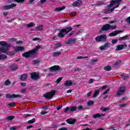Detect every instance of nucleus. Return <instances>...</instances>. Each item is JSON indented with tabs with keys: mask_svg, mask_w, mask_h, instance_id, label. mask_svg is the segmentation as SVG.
Wrapping results in <instances>:
<instances>
[{
	"mask_svg": "<svg viewBox=\"0 0 130 130\" xmlns=\"http://www.w3.org/2000/svg\"><path fill=\"white\" fill-rule=\"evenodd\" d=\"M61 54V52H54L52 53L53 56L55 57V56H59Z\"/></svg>",
	"mask_w": 130,
	"mask_h": 130,
	"instance_id": "obj_27",
	"label": "nucleus"
},
{
	"mask_svg": "<svg viewBox=\"0 0 130 130\" xmlns=\"http://www.w3.org/2000/svg\"><path fill=\"white\" fill-rule=\"evenodd\" d=\"M93 104H94V102L92 101H88L87 103L88 106H91V105H93Z\"/></svg>",
	"mask_w": 130,
	"mask_h": 130,
	"instance_id": "obj_29",
	"label": "nucleus"
},
{
	"mask_svg": "<svg viewBox=\"0 0 130 130\" xmlns=\"http://www.w3.org/2000/svg\"><path fill=\"white\" fill-rule=\"evenodd\" d=\"M104 70L107 72H109L111 70V67L110 66H106L104 68Z\"/></svg>",
	"mask_w": 130,
	"mask_h": 130,
	"instance_id": "obj_32",
	"label": "nucleus"
},
{
	"mask_svg": "<svg viewBox=\"0 0 130 130\" xmlns=\"http://www.w3.org/2000/svg\"><path fill=\"white\" fill-rule=\"evenodd\" d=\"M127 38V36H124L123 37H120L119 38V40L120 41H122V40H125Z\"/></svg>",
	"mask_w": 130,
	"mask_h": 130,
	"instance_id": "obj_37",
	"label": "nucleus"
},
{
	"mask_svg": "<svg viewBox=\"0 0 130 130\" xmlns=\"http://www.w3.org/2000/svg\"><path fill=\"white\" fill-rule=\"evenodd\" d=\"M8 14H9V12H4L3 13V15H4V16H8Z\"/></svg>",
	"mask_w": 130,
	"mask_h": 130,
	"instance_id": "obj_62",
	"label": "nucleus"
},
{
	"mask_svg": "<svg viewBox=\"0 0 130 130\" xmlns=\"http://www.w3.org/2000/svg\"><path fill=\"white\" fill-rule=\"evenodd\" d=\"M64 85L66 87H70L73 85V82L71 80H67L65 81Z\"/></svg>",
	"mask_w": 130,
	"mask_h": 130,
	"instance_id": "obj_18",
	"label": "nucleus"
},
{
	"mask_svg": "<svg viewBox=\"0 0 130 130\" xmlns=\"http://www.w3.org/2000/svg\"><path fill=\"white\" fill-rule=\"evenodd\" d=\"M110 90V89H108L107 90L105 91L103 93V95H106V94L108 93V92H109V91Z\"/></svg>",
	"mask_w": 130,
	"mask_h": 130,
	"instance_id": "obj_45",
	"label": "nucleus"
},
{
	"mask_svg": "<svg viewBox=\"0 0 130 130\" xmlns=\"http://www.w3.org/2000/svg\"><path fill=\"white\" fill-rule=\"evenodd\" d=\"M109 47V43H105L104 46H102L100 47V50H104L105 48H108Z\"/></svg>",
	"mask_w": 130,
	"mask_h": 130,
	"instance_id": "obj_19",
	"label": "nucleus"
},
{
	"mask_svg": "<svg viewBox=\"0 0 130 130\" xmlns=\"http://www.w3.org/2000/svg\"><path fill=\"white\" fill-rule=\"evenodd\" d=\"M27 78H28V75L27 74H23L20 76L21 81H25Z\"/></svg>",
	"mask_w": 130,
	"mask_h": 130,
	"instance_id": "obj_21",
	"label": "nucleus"
},
{
	"mask_svg": "<svg viewBox=\"0 0 130 130\" xmlns=\"http://www.w3.org/2000/svg\"><path fill=\"white\" fill-rule=\"evenodd\" d=\"M34 122H35V118H33L32 119L28 120L27 121V123H29V124L34 123Z\"/></svg>",
	"mask_w": 130,
	"mask_h": 130,
	"instance_id": "obj_36",
	"label": "nucleus"
},
{
	"mask_svg": "<svg viewBox=\"0 0 130 130\" xmlns=\"http://www.w3.org/2000/svg\"><path fill=\"white\" fill-rule=\"evenodd\" d=\"M119 106L121 108H123V107H125V106H126V104L119 105Z\"/></svg>",
	"mask_w": 130,
	"mask_h": 130,
	"instance_id": "obj_47",
	"label": "nucleus"
},
{
	"mask_svg": "<svg viewBox=\"0 0 130 130\" xmlns=\"http://www.w3.org/2000/svg\"><path fill=\"white\" fill-rule=\"evenodd\" d=\"M11 84V82H10L9 81V80H7L5 81V85H6V86H9V85Z\"/></svg>",
	"mask_w": 130,
	"mask_h": 130,
	"instance_id": "obj_43",
	"label": "nucleus"
},
{
	"mask_svg": "<svg viewBox=\"0 0 130 130\" xmlns=\"http://www.w3.org/2000/svg\"><path fill=\"white\" fill-rule=\"evenodd\" d=\"M55 95V90H52L50 92H47L43 95V97L46 99H52V97Z\"/></svg>",
	"mask_w": 130,
	"mask_h": 130,
	"instance_id": "obj_6",
	"label": "nucleus"
},
{
	"mask_svg": "<svg viewBox=\"0 0 130 130\" xmlns=\"http://www.w3.org/2000/svg\"><path fill=\"white\" fill-rule=\"evenodd\" d=\"M16 128H17L16 127L12 126V127H10V130H16Z\"/></svg>",
	"mask_w": 130,
	"mask_h": 130,
	"instance_id": "obj_63",
	"label": "nucleus"
},
{
	"mask_svg": "<svg viewBox=\"0 0 130 130\" xmlns=\"http://www.w3.org/2000/svg\"><path fill=\"white\" fill-rule=\"evenodd\" d=\"M117 40L116 39H114L112 40V44H115V43H117Z\"/></svg>",
	"mask_w": 130,
	"mask_h": 130,
	"instance_id": "obj_48",
	"label": "nucleus"
},
{
	"mask_svg": "<svg viewBox=\"0 0 130 130\" xmlns=\"http://www.w3.org/2000/svg\"><path fill=\"white\" fill-rule=\"evenodd\" d=\"M122 32H123L122 30H115L114 31L109 34V36H110L111 37L116 36V35H118V34L122 33Z\"/></svg>",
	"mask_w": 130,
	"mask_h": 130,
	"instance_id": "obj_14",
	"label": "nucleus"
},
{
	"mask_svg": "<svg viewBox=\"0 0 130 130\" xmlns=\"http://www.w3.org/2000/svg\"><path fill=\"white\" fill-rule=\"evenodd\" d=\"M66 9V7L63 6L62 7L60 8H57L55 9V12H60V11H62L63 10H64Z\"/></svg>",
	"mask_w": 130,
	"mask_h": 130,
	"instance_id": "obj_24",
	"label": "nucleus"
},
{
	"mask_svg": "<svg viewBox=\"0 0 130 130\" xmlns=\"http://www.w3.org/2000/svg\"><path fill=\"white\" fill-rule=\"evenodd\" d=\"M126 21L127 23H128V24H130V16L126 19Z\"/></svg>",
	"mask_w": 130,
	"mask_h": 130,
	"instance_id": "obj_55",
	"label": "nucleus"
},
{
	"mask_svg": "<svg viewBox=\"0 0 130 130\" xmlns=\"http://www.w3.org/2000/svg\"><path fill=\"white\" fill-rule=\"evenodd\" d=\"M127 47V45L126 44H120L119 45H117V47L116 50L118 51V50H122V49L126 48Z\"/></svg>",
	"mask_w": 130,
	"mask_h": 130,
	"instance_id": "obj_13",
	"label": "nucleus"
},
{
	"mask_svg": "<svg viewBox=\"0 0 130 130\" xmlns=\"http://www.w3.org/2000/svg\"><path fill=\"white\" fill-rule=\"evenodd\" d=\"M75 34V31L73 30L70 34H67V37L70 38L71 37V36H72V35H73V34Z\"/></svg>",
	"mask_w": 130,
	"mask_h": 130,
	"instance_id": "obj_39",
	"label": "nucleus"
},
{
	"mask_svg": "<svg viewBox=\"0 0 130 130\" xmlns=\"http://www.w3.org/2000/svg\"><path fill=\"white\" fill-rule=\"evenodd\" d=\"M67 123H69V124H74L75 122H76V119H68L66 120Z\"/></svg>",
	"mask_w": 130,
	"mask_h": 130,
	"instance_id": "obj_20",
	"label": "nucleus"
},
{
	"mask_svg": "<svg viewBox=\"0 0 130 130\" xmlns=\"http://www.w3.org/2000/svg\"><path fill=\"white\" fill-rule=\"evenodd\" d=\"M61 108H62V106H59L57 108V110H60V109H61Z\"/></svg>",
	"mask_w": 130,
	"mask_h": 130,
	"instance_id": "obj_59",
	"label": "nucleus"
},
{
	"mask_svg": "<svg viewBox=\"0 0 130 130\" xmlns=\"http://www.w3.org/2000/svg\"><path fill=\"white\" fill-rule=\"evenodd\" d=\"M117 27L116 25L113 26L110 24H106L101 28V31H108L110 29L114 30Z\"/></svg>",
	"mask_w": 130,
	"mask_h": 130,
	"instance_id": "obj_5",
	"label": "nucleus"
},
{
	"mask_svg": "<svg viewBox=\"0 0 130 130\" xmlns=\"http://www.w3.org/2000/svg\"><path fill=\"white\" fill-rule=\"evenodd\" d=\"M6 98H8V99H16L17 98H21L22 97V95L20 94H6Z\"/></svg>",
	"mask_w": 130,
	"mask_h": 130,
	"instance_id": "obj_8",
	"label": "nucleus"
},
{
	"mask_svg": "<svg viewBox=\"0 0 130 130\" xmlns=\"http://www.w3.org/2000/svg\"><path fill=\"white\" fill-rule=\"evenodd\" d=\"M97 61H98V60H92L91 61V63L92 64L94 63V62H97Z\"/></svg>",
	"mask_w": 130,
	"mask_h": 130,
	"instance_id": "obj_60",
	"label": "nucleus"
},
{
	"mask_svg": "<svg viewBox=\"0 0 130 130\" xmlns=\"http://www.w3.org/2000/svg\"><path fill=\"white\" fill-rule=\"evenodd\" d=\"M77 41V39L75 38H70L66 42V44L70 45L71 44H75V43Z\"/></svg>",
	"mask_w": 130,
	"mask_h": 130,
	"instance_id": "obj_12",
	"label": "nucleus"
},
{
	"mask_svg": "<svg viewBox=\"0 0 130 130\" xmlns=\"http://www.w3.org/2000/svg\"><path fill=\"white\" fill-rule=\"evenodd\" d=\"M0 45L3 46V47L0 48V54L1 53H6V54H10V52H9V48L10 47V45H8L7 42L1 41ZM7 58V55L5 54L0 55V60L3 59H6Z\"/></svg>",
	"mask_w": 130,
	"mask_h": 130,
	"instance_id": "obj_2",
	"label": "nucleus"
},
{
	"mask_svg": "<svg viewBox=\"0 0 130 130\" xmlns=\"http://www.w3.org/2000/svg\"><path fill=\"white\" fill-rule=\"evenodd\" d=\"M70 108L68 107L66 108L64 110V112H68V111H70Z\"/></svg>",
	"mask_w": 130,
	"mask_h": 130,
	"instance_id": "obj_46",
	"label": "nucleus"
},
{
	"mask_svg": "<svg viewBox=\"0 0 130 130\" xmlns=\"http://www.w3.org/2000/svg\"><path fill=\"white\" fill-rule=\"evenodd\" d=\"M15 7H17L16 4H12L11 5L4 6L2 8L3 10H10V9H13V8H15Z\"/></svg>",
	"mask_w": 130,
	"mask_h": 130,
	"instance_id": "obj_11",
	"label": "nucleus"
},
{
	"mask_svg": "<svg viewBox=\"0 0 130 130\" xmlns=\"http://www.w3.org/2000/svg\"><path fill=\"white\" fill-rule=\"evenodd\" d=\"M61 46V44L59 43H57L55 44L54 48H58Z\"/></svg>",
	"mask_w": 130,
	"mask_h": 130,
	"instance_id": "obj_35",
	"label": "nucleus"
},
{
	"mask_svg": "<svg viewBox=\"0 0 130 130\" xmlns=\"http://www.w3.org/2000/svg\"><path fill=\"white\" fill-rule=\"evenodd\" d=\"M124 92H125V87L124 86H121L117 92V96H121V95H123Z\"/></svg>",
	"mask_w": 130,
	"mask_h": 130,
	"instance_id": "obj_9",
	"label": "nucleus"
},
{
	"mask_svg": "<svg viewBox=\"0 0 130 130\" xmlns=\"http://www.w3.org/2000/svg\"><path fill=\"white\" fill-rule=\"evenodd\" d=\"M32 127H33V125L27 126L26 127V129H29V128H32Z\"/></svg>",
	"mask_w": 130,
	"mask_h": 130,
	"instance_id": "obj_61",
	"label": "nucleus"
},
{
	"mask_svg": "<svg viewBox=\"0 0 130 130\" xmlns=\"http://www.w3.org/2000/svg\"><path fill=\"white\" fill-rule=\"evenodd\" d=\"M14 118H15L14 116H9L8 117H7L6 119L7 120H12L14 119Z\"/></svg>",
	"mask_w": 130,
	"mask_h": 130,
	"instance_id": "obj_31",
	"label": "nucleus"
},
{
	"mask_svg": "<svg viewBox=\"0 0 130 130\" xmlns=\"http://www.w3.org/2000/svg\"><path fill=\"white\" fill-rule=\"evenodd\" d=\"M104 115H105V114H100V113H96L95 114H94L92 116V117L93 118H97V117H100V118H102L103 117H104Z\"/></svg>",
	"mask_w": 130,
	"mask_h": 130,
	"instance_id": "obj_17",
	"label": "nucleus"
},
{
	"mask_svg": "<svg viewBox=\"0 0 130 130\" xmlns=\"http://www.w3.org/2000/svg\"><path fill=\"white\" fill-rule=\"evenodd\" d=\"M106 39H107V36H106L105 34L98 36L95 38L96 41H98V42H100L101 41H106Z\"/></svg>",
	"mask_w": 130,
	"mask_h": 130,
	"instance_id": "obj_7",
	"label": "nucleus"
},
{
	"mask_svg": "<svg viewBox=\"0 0 130 130\" xmlns=\"http://www.w3.org/2000/svg\"><path fill=\"white\" fill-rule=\"evenodd\" d=\"M11 69L12 70V71L18 70V65L13 64L11 66Z\"/></svg>",
	"mask_w": 130,
	"mask_h": 130,
	"instance_id": "obj_25",
	"label": "nucleus"
},
{
	"mask_svg": "<svg viewBox=\"0 0 130 130\" xmlns=\"http://www.w3.org/2000/svg\"><path fill=\"white\" fill-rule=\"evenodd\" d=\"M26 90L27 89L26 88H23L22 89H21L20 92L21 93H26Z\"/></svg>",
	"mask_w": 130,
	"mask_h": 130,
	"instance_id": "obj_50",
	"label": "nucleus"
},
{
	"mask_svg": "<svg viewBox=\"0 0 130 130\" xmlns=\"http://www.w3.org/2000/svg\"><path fill=\"white\" fill-rule=\"evenodd\" d=\"M27 28H31V27H33L34 26V23L30 22L29 24H26Z\"/></svg>",
	"mask_w": 130,
	"mask_h": 130,
	"instance_id": "obj_34",
	"label": "nucleus"
},
{
	"mask_svg": "<svg viewBox=\"0 0 130 130\" xmlns=\"http://www.w3.org/2000/svg\"><path fill=\"white\" fill-rule=\"evenodd\" d=\"M40 62V60L39 59H37L33 61L34 64H39Z\"/></svg>",
	"mask_w": 130,
	"mask_h": 130,
	"instance_id": "obj_38",
	"label": "nucleus"
},
{
	"mask_svg": "<svg viewBox=\"0 0 130 130\" xmlns=\"http://www.w3.org/2000/svg\"><path fill=\"white\" fill-rule=\"evenodd\" d=\"M76 13L75 12H72L71 13V17H75V16H76Z\"/></svg>",
	"mask_w": 130,
	"mask_h": 130,
	"instance_id": "obj_49",
	"label": "nucleus"
},
{
	"mask_svg": "<svg viewBox=\"0 0 130 130\" xmlns=\"http://www.w3.org/2000/svg\"><path fill=\"white\" fill-rule=\"evenodd\" d=\"M81 4H82V1L81 0H78V1L74 2L72 4V6L73 7H78L79 6H81Z\"/></svg>",
	"mask_w": 130,
	"mask_h": 130,
	"instance_id": "obj_16",
	"label": "nucleus"
},
{
	"mask_svg": "<svg viewBox=\"0 0 130 130\" xmlns=\"http://www.w3.org/2000/svg\"><path fill=\"white\" fill-rule=\"evenodd\" d=\"M20 85H21V86H22V87H26L27 83H24V82H21Z\"/></svg>",
	"mask_w": 130,
	"mask_h": 130,
	"instance_id": "obj_51",
	"label": "nucleus"
},
{
	"mask_svg": "<svg viewBox=\"0 0 130 130\" xmlns=\"http://www.w3.org/2000/svg\"><path fill=\"white\" fill-rule=\"evenodd\" d=\"M120 61H118L114 63V66L115 67H117V66H118V64H119V63H120Z\"/></svg>",
	"mask_w": 130,
	"mask_h": 130,
	"instance_id": "obj_53",
	"label": "nucleus"
},
{
	"mask_svg": "<svg viewBox=\"0 0 130 130\" xmlns=\"http://www.w3.org/2000/svg\"><path fill=\"white\" fill-rule=\"evenodd\" d=\"M37 31H41V30H43V25H39L38 26L36 27Z\"/></svg>",
	"mask_w": 130,
	"mask_h": 130,
	"instance_id": "obj_28",
	"label": "nucleus"
},
{
	"mask_svg": "<svg viewBox=\"0 0 130 130\" xmlns=\"http://www.w3.org/2000/svg\"><path fill=\"white\" fill-rule=\"evenodd\" d=\"M29 116H32V115L29 114H24L23 115V117H24V118H26V117H29Z\"/></svg>",
	"mask_w": 130,
	"mask_h": 130,
	"instance_id": "obj_40",
	"label": "nucleus"
},
{
	"mask_svg": "<svg viewBox=\"0 0 130 130\" xmlns=\"http://www.w3.org/2000/svg\"><path fill=\"white\" fill-rule=\"evenodd\" d=\"M47 113H48V112L43 111L41 112L42 115H44V114H47Z\"/></svg>",
	"mask_w": 130,
	"mask_h": 130,
	"instance_id": "obj_54",
	"label": "nucleus"
},
{
	"mask_svg": "<svg viewBox=\"0 0 130 130\" xmlns=\"http://www.w3.org/2000/svg\"><path fill=\"white\" fill-rule=\"evenodd\" d=\"M80 71H81V69L80 68H76L75 70V72H79Z\"/></svg>",
	"mask_w": 130,
	"mask_h": 130,
	"instance_id": "obj_58",
	"label": "nucleus"
},
{
	"mask_svg": "<svg viewBox=\"0 0 130 130\" xmlns=\"http://www.w3.org/2000/svg\"><path fill=\"white\" fill-rule=\"evenodd\" d=\"M77 108L78 110H85L83 106H79Z\"/></svg>",
	"mask_w": 130,
	"mask_h": 130,
	"instance_id": "obj_41",
	"label": "nucleus"
},
{
	"mask_svg": "<svg viewBox=\"0 0 130 130\" xmlns=\"http://www.w3.org/2000/svg\"><path fill=\"white\" fill-rule=\"evenodd\" d=\"M30 78L32 80H39V74L36 72H31L30 73Z\"/></svg>",
	"mask_w": 130,
	"mask_h": 130,
	"instance_id": "obj_10",
	"label": "nucleus"
},
{
	"mask_svg": "<svg viewBox=\"0 0 130 130\" xmlns=\"http://www.w3.org/2000/svg\"><path fill=\"white\" fill-rule=\"evenodd\" d=\"M16 2H17V3H24L25 2V0H15Z\"/></svg>",
	"mask_w": 130,
	"mask_h": 130,
	"instance_id": "obj_56",
	"label": "nucleus"
},
{
	"mask_svg": "<svg viewBox=\"0 0 130 130\" xmlns=\"http://www.w3.org/2000/svg\"><path fill=\"white\" fill-rule=\"evenodd\" d=\"M15 102H12L8 104L9 106L12 107L14 106L15 105Z\"/></svg>",
	"mask_w": 130,
	"mask_h": 130,
	"instance_id": "obj_52",
	"label": "nucleus"
},
{
	"mask_svg": "<svg viewBox=\"0 0 130 130\" xmlns=\"http://www.w3.org/2000/svg\"><path fill=\"white\" fill-rule=\"evenodd\" d=\"M47 0H41L40 3L41 4H44L45 3H46Z\"/></svg>",
	"mask_w": 130,
	"mask_h": 130,
	"instance_id": "obj_57",
	"label": "nucleus"
},
{
	"mask_svg": "<svg viewBox=\"0 0 130 130\" xmlns=\"http://www.w3.org/2000/svg\"><path fill=\"white\" fill-rule=\"evenodd\" d=\"M121 77L123 79V80H128L129 77L128 76H124L123 74L121 75Z\"/></svg>",
	"mask_w": 130,
	"mask_h": 130,
	"instance_id": "obj_30",
	"label": "nucleus"
},
{
	"mask_svg": "<svg viewBox=\"0 0 130 130\" xmlns=\"http://www.w3.org/2000/svg\"><path fill=\"white\" fill-rule=\"evenodd\" d=\"M59 66H54L49 68L50 71H52V72H56V71H59Z\"/></svg>",
	"mask_w": 130,
	"mask_h": 130,
	"instance_id": "obj_15",
	"label": "nucleus"
},
{
	"mask_svg": "<svg viewBox=\"0 0 130 130\" xmlns=\"http://www.w3.org/2000/svg\"><path fill=\"white\" fill-rule=\"evenodd\" d=\"M73 30V27L71 26L67 27L65 28L60 29L58 34V37L60 38H63L66 35L69 34L71 31Z\"/></svg>",
	"mask_w": 130,
	"mask_h": 130,
	"instance_id": "obj_4",
	"label": "nucleus"
},
{
	"mask_svg": "<svg viewBox=\"0 0 130 130\" xmlns=\"http://www.w3.org/2000/svg\"><path fill=\"white\" fill-rule=\"evenodd\" d=\"M101 110H102V111H103L104 112H105L109 110V108H101Z\"/></svg>",
	"mask_w": 130,
	"mask_h": 130,
	"instance_id": "obj_33",
	"label": "nucleus"
},
{
	"mask_svg": "<svg viewBox=\"0 0 130 130\" xmlns=\"http://www.w3.org/2000/svg\"><path fill=\"white\" fill-rule=\"evenodd\" d=\"M16 51H23L25 50V47H16L15 48Z\"/></svg>",
	"mask_w": 130,
	"mask_h": 130,
	"instance_id": "obj_22",
	"label": "nucleus"
},
{
	"mask_svg": "<svg viewBox=\"0 0 130 130\" xmlns=\"http://www.w3.org/2000/svg\"><path fill=\"white\" fill-rule=\"evenodd\" d=\"M82 33H83V29H80L77 32L76 34L77 35H80Z\"/></svg>",
	"mask_w": 130,
	"mask_h": 130,
	"instance_id": "obj_42",
	"label": "nucleus"
},
{
	"mask_svg": "<svg viewBox=\"0 0 130 130\" xmlns=\"http://www.w3.org/2000/svg\"><path fill=\"white\" fill-rule=\"evenodd\" d=\"M122 1V0H112L110 5L103 11V14H110V13H112L116 8L119 7L120 2Z\"/></svg>",
	"mask_w": 130,
	"mask_h": 130,
	"instance_id": "obj_1",
	"label": "nucleus"
},
{
	"mask_svg": "<svg viewBox=\"0 0 130 130\" xmlns=\"http://www.w3.org/2000/svg\"><path fill=\"white\" fill-rule=\"evenodd\" d=\"M100 93V90H95L93 95V98H96V97H97V96H98L99 95V93Z\"/></svg>",
	"mask_w": 130,
	"mask_h": 130,
	"instance_id": "obj_23",
	"label": "nucleus"
},
{
	"mask_svg": "<svg viewBox=\"0 0 130 130\" xmlns=\"http://www.w3.org/2000/svg\"><path fill=\"white\" fill-rule=\"evenodd\" d=\"M62 79V77H59L58 79H57L56 83L57 84L60 83V81H61Z\"/></svg>",
	"mask_w": 130,
	"mask_h": 130,
	"instance_id": "obj_44",
	"label": "nucleus"
},
{
	"mask_svg": "<svg viewBox=\"0 0 130 130\" xmlns=\"http://www.w3.org/2000/svg\"><path fill=\"white\" fill-rule=\"evenodd\" d=\"M77 109H78V107L74 106L70 108V111H71V112H74V111H76Z\"/></svg>",
	"mask_w": 130,
	"mask_h": 130,
	"instance_id": "obj_26",
	"label": "nucleus"
},
{
	"mask_svg": "<svg viewBox=\"0 0 130 130\" xmlns=\"http://www.w3.org/2000/svg\"><path fill=\"white\" fill-rule=\"evenodd\" d=\"M89 84H92L93 83V79H90L88 81Z\"/></svg>",
	"mask_w": 130,
	"mask_h": 130,
	"instance_id": "obj_64",
	"label": "nucleus"
},
{
	"mask_svg": "<svg viewBox=\"0 0 130 130\" xmlns=\"http://www.w3.org/2000/svg\"><path fill=\"white\" fill-rule=\"evenodd\" d=\"M40 48H41V46L38 45L36 46V47L33 50L28 52H26L22 54V56H23V57H25V58L31 57V56H33V55H35V54H36L37 50H38V49H40Z\"/></svg>",
	"mask_w": 130,
	"mask_h": 130,
	"instance_id": "obj_3",
	"label": "nucleus"
}]
</instances>
